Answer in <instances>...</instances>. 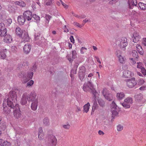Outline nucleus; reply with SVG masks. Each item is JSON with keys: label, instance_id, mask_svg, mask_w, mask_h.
Here are the masks:
<instances>
[{"label": "nucleus", "instance_id": "f257e3e1", "mask_svg": "<svg viewBox=\"0 0 146 146\" xmlns=\"http://www.w3.org/2000/svg\"><path fill=\"white\" fill-rule=\"evenodd\" d=\"M17 97L16 93L15 91H11L9 92V97L7 100H4L3 104V110L4 113L8 114L11 111L10 109L8 108L6 104L11 108L14 109L15 107V105L17 106V105H16Z\"/></svg>", "mask_w": 146, "mask_h": 146}, {"label": "nucleus", "instance_id": "f03ea898", "mask_svg": "<svg viewBox=\"0 0 146 146\" xmlns=\"http://www.w3.org/2000/svg\"><path fill=\"white\" fill-rule=\"evenodd\" d=\"M36 93L34 92H31L30 93V96L29 98V102H31V109L33 110H36L38 106V100L36 98Z\"/></svg>", "mask_w": 146, "mask_h": 146}, {"label": "nucleus", "instance_id": "7ed1b4c3", "mask_svg": "<svg viewBox=\"0 0 146 146\" xmlns=\"http://www.w3.org/2000/svg\"><path fill=\"white\" fill-rule=\"evenodd\" d=\"M134 98L135 102L139 104V106H143L144 104L146 103V100L143 98V95L142 94H135Z\"/></svg>", "mask_w": 146, "mask_h": 146}, {"label": "nucleus", "instance_id": "20e7f679", "mask_svg": "<svg viewBox=\"0 0 146 146\" xmlns=\"http://www.w3.org/2000/svg\"><path fill=\"white\" fill-rule=\"evenodd\" d=\"M133 103V98L130 97H128L125 99L124 102L121 103L122 105L125 108H129L130 107L131 105Z\"/></svg>", "mask_w": 146, "mask_h": 146}, {"label": "nucleus", "instance_id": "39448f33", "mask_svg": "<svg viewBox=\"0 0 146 146\" xmlns=\"http://www.w3.org/2000/svg\"><path fill=\"white\" fill-rule=\"evenodd\" d=\"M117 42L120 48L124 50L125 47L127 45V38L125 37H123L119 39Z\"/></svg>", "mask_w": 146, "mask_h": 146}, {"label": "nucleus", "instance_id": "423d86ee", "mask_svg": "<svg viewBox=\"0 0 146 146\" xmlns=\"http://www.w3.org/2000/svg\"><path fill=\"white\" fill-rule=\"evenodd\" d=\"M127 86L129 88H132L135 86L137 84L134 78H132L130 79L126 80Z\"/></svg>", "mask_w": 146, "mask_h": 146}, {"label": "nucleus", "instance_id": "0eeeda50", "mask_svg": "<svg viewBox=\"0 0 146 146\" xmlns=\"http://www.w3.org/2000/svg\"><path fill=\"white\" fill-rule=\"evenodd\" d=\"M102 94L105 98L107 100L110 101L113 100L112 95L106 88H104L102 91Z\"/></svg>", "mask_w": 146, "mask_h": 146}, {"label": "nucleus", "instance_id": "6e6552de", "mask_svg": "<svg viewBox=\"0 0 146 146\" xmlns=\"http://www.w3.org/2000/svg\"><path fill=\"white\" fill-rule=\"evenodd\" d=\"M93 88V86L92 83L89 81L84 84L83 88V90L86 92L92 90Z\"/></svg>", "mask_w": 146, "mask_h": 146}, {"label": "nucleus", "instance_id": "1a4fd4ad", "mask_svg": "<svg viewBox=\"0 0 146 146\" xmlns=\"http://www.w3.org/2000/svg\"><path fill=\"white\" fill-rule=\"evenodd\" d=\"M30 96V95L28 94L27 93H24L22 95V98L20 102L22 105H25L27 103V100L29 101V98Z\"/></svg>", "mask_w": 146, "mask_h": 146}, {"label": "nucleus", "instance_id": "9d476101", "mask_svg": "<svg viewBox=\"0 0 146 146\" xmlns=\"http://www.w3.org/2000/svg\"><path fill=\"white\" fill-rule=\"evenodd\" d=\"M57 143V140L56 137L53 135H51L49 139L48 146H55Z\"/></svg>", "mask_w": 146, "mask_h": 146}, {"label": "nucleus", "instance_id": "9b49d317", "mask_svg": "<svg viewBox=\"0 0 146 146\" xmlns=\"http://www.w3.org/2000/svg\"><path fill=\"white\" fill-rule=\"evenodd\" d=\"M86 68L84 66H82L79 68V75L80 79L82 81L85 76Z\"/></svg>", "mask_w": 146, "mask_h": 146}, {"label": "nucleus", "instance_id": "f8f14e48", "mask_svg": "<svg viewBox=\"0 0 146 146\" xmlns=\"http://www.w3.org/2000/svg\"><path fill=\"white\" fill-rule=\"evenodd\" d=\"M133 41L135 43L137 42L140 40L141 39V37L139 33L137 32H135L132 36Z\"/></svg>", "mask_w": 146, "mask_h": 146}, {"label": "nucleus", "instance_id": "ddd939ff", "mask_svg": "<svg viewBox=\"0 0 146 146\" xmlns=\"http://www.w3.org/2000/svg\"><path fill=\"white\" fill-rule=\"evenodd\" d=\"M33 73L32 72H28L26 76L24 78L23 80V83H26L30 79H32L33 75Z\"/></svg>", "mask_w": 146, "mask_h": 146}, {"label": "nucleus", "instance_id": "4468645a", "mask_svg": "<svg viewBox=\"0 0 146 146\" xmlns=\"http://www.w3.org/2000/svg\"><path fill=\"white\" fill-rule=\"evenodd\" d=\"M24 17L25 20L30 21L32 18V13L29 11H27L24 12L23 16Z\"/></svg>", "mask_w": 146, "mask_h": 146}, {"label": "nucleus", "instance_id": "2eb2a0df", "mask_svg": "<svg viewBox=\"0 0 146 146\" xmlns=\"http://www.w3.org/2000/svg\"><path fill=\"white\" fill-rule=\"evenodd\" d=\"M17 106H15V108L16 107L15 110L14 111V115L15 117L17 118H19L21 116V111L18 107V105L16 104Z\"/></svg>", "mask_w": 146, "mask_h": 146}, {"label": "nucleus", "instance_id": "dca6fc26", "mask_svg": "<svg viewBox=\"0 0 146 146\" xmlns=\"http://www.w3.org/2000/svg\"><path fill=\"white\" fill-rule=\"evenodd\" d=\"M7 50L3 48H2L0 51V58L2 59H5L6 57V54Z\"/></svg>", "mask_w": 146, "mask_h": 146}, {"label": "nucleus", "instance_id": "f3484780", "mask_svg": "<svg viewBox=\"0 0 146 146\" xmlns=\"http://www.w3.org/2000/svg\"><path fill=\"white\" fill-rule=\"evenodd\" d=\"M118 52H120V51L119 50L117 51L116 54L117 56L118 59V61L120 63L124 64L125 63L126 60V58L121 55L118 54Z\"/></svg>", "mask_w": 146, "mask_h": 146}, {"label": "nucleus", "instance_id": "a211bd4d", "mask_svg": "<svg viewBox=\"0 0 146 146\" xmlns=\"http://www.w3.org/2000/svg\"><path fill=\"white\" fill-rule=\"evenodd\" d=\"M31 48V46L29 44H25L23 47L24 53L26 54L29 53L30 51Z\"/></svg>", "mask_w": 146, "mask_h": 146}, {"label": "nucleus", "instance_id": "6ab92c4d", "mask_svg": "<svg viewBox=\"0 0 146 146\" xmlns=\"http://www.w3.org/2000/svg\"><path fill=\"white\" fill-rule=\"evenodd\" d=\"M26 20L23 15L19 16L18 17V21L19 25H23L25 22Z\"/></svg>", "mask_w": 146, "mask_h": 146}, {"label": "nucleus", "instance_id": "aec40b11", "mask_svg": "<svg viewBox=\"0 0 146 146\" xmlns=\"http://www.w3.org/2000/svg\"><path fill=\"white\" fill-rule=\"evenodd\" d=\"M29 40V37L27 33H24L23 37H22V42H28Z\"/></svg>", "mask_w": 146, "mask_h": 146}, {"label": "nucleus", "instance_id": "412c9836", "mask_svg": "<svg viewBox=\"0 0 146 146\" xmlns=\"http://www.w3.org/2000/svg\"><path fill=\"white\" fill-rule=\"evenodd\" d=\"M4 40V42L7 43L11 42L12 39L11 36L9 35H6L5 36Z\"/></svg>", "mask_w": 146, "mask_h": 146}, {"label": "nucleus", "instance_id": "4be33fe9", "mask_svg": "<svg viewBox=\"0 0 146 146\" xmlns=\"http://www.w3.org/2000/svg\"><path fill=\"white\" fill-rule=\"evenodd\" d=\"M72 58H70L68 55L67 56V57L70 62L73 61V59H75L76 57V53L75 50H73L72 51Z\"/></svg>", "mask_w": 146, "mask_h": 146}, {"label": "nucleus", "instance_id": "5701e85b", "mask_svg": "<svg viewBox=\"0 0 146 146\" xmlns=\"http://www.w3.org/2000/svg\"><path fill=\"white\" fill-rule=\"evenodd\" d=\"M131 73L129 70H125L123 72V76L125 78H129L131 76Z\"/></svg>", "mask_w": 146, "mask_h": 146}, {"label": "nucleus", "instance_id": "b1692460", "mask_svg": "<svg viewBox=\"0 0 146 146\" xmlns=\"http://www.w3.org/2000/svg\"><path fill=\"white\" fill-rule=\"evenodd\" d=\"M125 95L123 92H120L117 93L116 97L117 99L119 100H121L125 97Z\"/></svg>", "mask_w": 146, "mask_h": 146}, {"label": "nucleus", "instance_id": "393cba45", "mask_svg": "<svg viewBox=\"0 0 146 146\" xmlns=\"http://www.w3.org/2000/svg\"><path fill=\"white\" fill-rule=\"evenodd\" d=\"M15 32L16 34L19 36H21L23 33V32L21 28L18 27H17L15 29Z\"/></svg>", "mask_w": 146, "mask_h": 146}, {"label": "nucleus", "instance_id": "a878e982", "mask_svg": "<svg viewBox=\"0 0 146 146\" xmlns=\"http://www.w3.org/2000/svg\"><path fill=\"white\" fill-rule=\"evenodd\" d=\"M14 3L15 5H18L22 7H25L26 5V3L22 1H16Z\"/></svg>", "mask_w": 146, "mask_h": 146}, {"label": "nucleus", "instance_id": "bb28decb", "mask_svg": "<svg viewBox=\"0 0 146 146\" xmlns=\"http://www.w3.org/2000/svg\"><path fill=\"white\" fill-rule=\"evenodd\" d=\"M90 106V104L88 102L84 106V112L87 113L88 111Z\"/></svg>", "mask_w": 146, "mask_h": 146}, {"label": "nucleus", "instance_id": "cd10ccee", "mask_svg": "<svg viewBox=\"0 0 146 146\" xmlns=\"http://www.w3.org/2000/svg\"><path fill=\"white\" fill-rule=\"evenodd\" d=\"M140 9L143 10H146V4L141 2H139V3Z\"/></svg>", "mask_w": 146, "mask_h": 146}, {"label": "nucleus", "instance_id": "c85d7f7f", "mask_svg": "<svg viewBox=\"0 0 146 146\" xmlns=\"http://www.w3.org/2000/svg\"><path fill=\"white\" fill-rule=\"evenodd\" d=\"M18 76L20 78H22V81L23 82L24 78L26 76V74L24 71H22L18 74Z\"/></svg>", "mask_w": 146, "mask_h": 146}, {"label": "nucleus", "instance_id": "c756f323", "mask_svg": "<svg viewBox=\"0 0 146 146\" xmlns=\"http://www.w3.org/2000/svg\"><path fill=\"white\" fill-rule=\"evenodd\" d=\"M132 56L134 57V59L136 60H137L139 56L138 55V53L135 50H133L132 51Z\"/></svg>", "mask_w": 146, "mask_h": 146}, {"label": "nucleus", "instance_id": "7c9ffc66", "mask_svg": "<svg viewBox=\"0 0 146 146\" xmlns=\"http://www.w3.org/2000/svg\"><path fill=\"white\" fill-rule=\"evenodd\" d=\"M5 123L4 121H2L0 123V129L2 131H4L6 128Z\"/></svg>", "mask_w": 146, "mask_h": 146}, {"label": "nucleus", "instance_id": "2f4dec72", "mask_svg": "<svg viewBox=\"0 0 146 146\" xmlns=\"http://www.w3.org/2000/svg\"><path fill=\"white\" fill-rule=\"evenodd\" d=\"M44 125L46 126H48L49 125V119L47 117H45L43 120Z\"/></svg>", "mask_w": 146, "mask_h": 146}, {"label": "nucleus", "instance_id": "473e14b6", "mask_svg": "<svg viewBox=\"0 0 146 146\" xmlns=\"http://www.w3.org/2000/svg\"><path fill=\"white\" fill-rule=\"evenodd\" d=\"M98 101L99 105L100 106L103 107L104 106L105 103L102 99L99 98L98 100Z\"/></svg>", "mask_w": 146, "mask_h": 146}, {"label": "nucleus", "instance_id": "72a5a7b5", "mask_svg": "<svg viewBox=\"0 0 146 146\" xmlns=\"http://www.w3.org/2000/svg\"><path fill=\"white\" fill-rule=\"evenodd\" d=\"M117 107V105L114 101L112 102L111 104V110H116Z\"/></svg>", "mask_w": 146, "mask_h": 146}, {"label": "nucleus", "instance_id": "f704fd0d", "mask_svg": "<svg viewBox=\"0 0 146 146\" xmlns=\"http://www.w3.org/2000/svg\"><path fill=\"white\" fill-rule=\"evenodd\" d=\"M2 145L3 146H11V144L10 142L5 141L2 142Z\"/></svg>", "mask_w": 146, "mask_h": 146}, {"label": "nucleus", "instance_id": "c9c22d12", "mask_svg": "<svg viewBox=\"0 0 146 146\" xmlns=\"http://www.w3.org/2000/svg\"><path fill=\"white\" fill-rule=\"evenodd\" d=\"M0 32H1V34L0 35V36H5L6 35L7 31V29L5 28L4 29L1 31Z\"/></svg>", "mask_w": 146, "mask_h": 146}, {"label": "nucleus", "instance_id": "e433bc0d", "mask_svg": "<svg viewBox=\"0 0 146 146\" xmlns=\"http://www.w3.org/2000/svg\"><path fill=\"white\" fill-rule=\"evenodd\" d=\"M45 18L46 20V23L47 24H48L49 23L50 20L51 18V17L48 15H46Z\"/></svg>", "mask_w": 146, "mask_h": 146}, {"label": "nucleus", "instance_id": "4c0bfd02", "mask_svg": "<svg viewBox=\"0 0 146 146\" xmlns=\"http://www.w3.org/2000/svg\"><path fill=\"white\" fill-rule=\"evenodd\" d=\"M137 68H139L141 70L144 68L143 65L142 63L141 62H137Z\"/></svg>", "mask_w": 146, "mask_h": 146}, {"label": "nucleus", "instance_id": "58836bf2", "mask_svg": "<svg viewBox=\"0 0 146 146\" xmlns=\"http://www.w3.org/2000/svg\"><path fill=\"white\" fill-rule=\"evenodd\" d=\"M8 10L10 13H14L15 11L14 8L11 6H9Z\"/></svg>", "mask_w": 146, "mask_h": 146}, {"label": "nucleus", "instance_id": "ea45409f", "mask_svg": "<svg viewBox=\"0 0 146 146\" xmlns=\"http://www.w3.org/2000/svg\"><path fill=\"white\" fill-rule=\"evenodd\" d=\"M129 2L130 3L129 5L131 4L135 6H136L137 5L136 0H131Z\"/></svg>", "mask_w": 146, "mask_h": 146}, {"label": "nucleus", "instance_id": "a19ab883", "mask_svg": "<svg viewBox=\"0 0 146 146\" xmlns=\"http://www.w3.org/2000/svg\"><path fill=\"white\" fill-rule=\"evenodd\" d=\"M33 84L34 81L33 80H31L27 83L26 86L29 87L30 86H32Z\"/></svg>", "mask_w": 146, "mask_h": 146}, {"label": "nucleus", "instance_id": "79ce46f5", "mask_svg": "<svg viewBox=\"0 0 146 146\" xmlns=\"http://www.w3.org/2000/svg\"><path fill=\"white\" fill-rule=\"evenodd\" d=\"M5 28L4 24L3 23H0V32Z\"/></svg>", "mask_w": 146, "mask_h": 146}, {"label": "nucleus", "instance_id": "37998d69", "mask_svg": "<svg viewBox=\"0 0 146 146\" xmlns=\"http://www.w3.org/2000/svg\"><path fill=\"white\" fill-rule=\"evenodd\" d=\"M95 100V101L94 102V103L93 105L92 106V108H94V109H95L96 110L98 108V104H97V102H96V99Z\"/></svg>", "mask_w": 146, "mask_h": 146}, {"label": "nucleus", "instance_id": "c03bdc74", "mask_svg": "<svg viewBox=\"0 0 146 146\" xmlns=\"http://www.w3.org/2000/svg\"><path fill=\"white\" fill-rule=\"evenodd\" d=\"M32 17L34 18L35 19L36 21H39L40 18L39 16L37 15L36 14H33L32 15Z\"/></svg>", "mask_w": 146, "mask_h": 146}, {"label": "nucleus", "instance_id": "a18cd8bd", "mask_svg": "<svg viewBox=\"0 0 146 146\" xmlns=\"http://www.w3.org/2000/svg\"><path fill=\"white\" fill-rule=\"evenodd\" d=\"M47 5H50L52 3V0H44Z\"/></svg>", "mask_w": 146, "mask_h": 146}, {"label": "nucleus", "instance_id": "49530a36", "mask_svg": "<svg viewBox=\"0 0 146 146\" xmlns=\"http://www.w3.org/2000/svg\"><path fill=\"white\" fill-rule=\"evenodd\" d=\"M87 50V48L84 47H82L80 49V52L82 54H84L86 52L85 50Z\"/></svg>", "mask_w": 146, "mask_h": 146}, {"label": "nucleus", "instance_id": "de8ad7c7", "mask_svg": "<svg viewBox=\"0 0 146 146\" xmlns=\"http://www.w3.org/2000/svg\"><path fill=\"white\" fill-rule=\"evenodd\" d=\"M123 127L120 125H119L117 126V129L118 131H120L123 129Z\"/></svg>", "mask_w": 146, "mask_h": 146}, {"label": "nucleus", "instance_id": "09e8293b", "mask_svg": "<svg viewBox=\"0 0 146 146\" xmlns=\"http://www.w3.org/2000/svg\"><path fill=\"white\" fill-rule=\"evenodd\" d=\"M40 34L39 33H35V40H37L39 38Z\"/></svg>", "mask_w": 146, "mask_h": 146}, {"label": "nucleus", "instance_id": "8fccbe9b", "mask_svg": "<svg viewBox=\"0 0 146 146\" xmlns=\"http://www.w3.org/2000/svg\"><path fill=\"white\" fill-rule=\"evenodd\" d=\"M144 80L143 79H139L138 81V83L139 84L142 85L144 83Z\"/></svg>", "mask_w": 146, "mask_h": 146}, {"label": "nucleus", "instance_id": "3c124183", "mask_svg": "<svg viewBox=\"0 0 146 146\" xmlns=\"http://www.w3.org/2000/svg\"><path fill=\"white\" fill-rule=\"evenodd\" d=\"M141 72L143 75H146V70L144 67L141 69Z\"/></svg>", "mask_w": 146, "mask_h": 146}, {"label": "nucleus", "instance_id": "603ef678", "mask_svg": "<svg viewBox=\"0 0 146 146\" xmlns=\"http://www.w3.org/2000/svg\"><path fill=\"white\" fill-rule=\"evenodd\" d=\"M11 50L14 52H16L17 50V47L15 46H12L11 47Z\"/></svg>", "mask_w": 146, "mask_h": 146}, {"label": "nucleus", "instance_id": "864d4df0", "mask_svg": "<svg viewBox=\"0 0 146 146\" xmlns=\"http://www.w3.org/2000/svg\"><path fill=\"white\" fill-rule=\"evenodd\" d=\"M63 127L65 129H68L70 127V125L69 124L66 125H63Z\"/></svg>", "mask_w": 146, "mask_h": 146}, {"label": "nucleus", "instance_id": "5fc2aeb1", "mask_svg": "<svg viewBox=\"0 0 146 146\" xmlns=\"http://www.w3.org/2000/svg\"><path fill=\"white\" fill-rule=\"evenodd\" d=\"M112 114L113 115H116L118 114L117 112L115 110H111Z\"/></svg>", "mask_w": 146, "mask_h": 146}, {"label": "nucleus", "instance_id": "6e6d98bb", "mask_svg": "<svg viewBox=\"0 0 146 146\" xmlns=\"http://www.w3.org/2000/svg\"><path fill=\"white\" fill-rule=\"evenodd\" d=\"M12 23V21L11 19H9L7 21L6 23H7L8 25H9Z\"/></svg>", "mask_w": 146, "mask_h": 146}, {"label": "nucleus", "instance_id": "4d7b16f0", "mask_svg": "<svg viewBox=\"0 0 146 146\" xmlns=\"http://www.w3.org/2000/svg\"><path fill=\"white\" fill-rule=\"evenodd\" d=\"M44 134L42 127H40L38 129V134Z\"/></svg>", "mask_w": 146, "mask_h": 146}, {"label": "nucleus", "instance_id": "13d9d810", "mask_svg": "<svg viewBox=\"0 0 146 146\" xmlns=\"http://www.w3.org/2000/svg\"><path fill=\"white\" fill-rule=\"evenodd\" d=\"M138 52L141 55H142L143 54L144 52L142 48H141L140 49L137 50Z\"/></svg>", "mask_w": 146, "mask_h": 146}, {"label": "nucleus", "instance_id": "bf43d9fd", "mask_svg": "<svg viewBox=\"0 0 146 146\" xmlns=\"http://www.w3.org/2000/svg\"><path fill=\"white\" fill-rule=\"evenodd\" d=\"M70 39L71 42L73 43H74V40L73 36L71 35L70 37Z\"/></svg>", "mask_w": 146, "mask_h": 146}, {"label": "nucleus", "instance_id": "052dcab7", "mask_svg": "<svg viewBox=\"0 0 146 146\" xmlns=\"http://www.w3.org/2000/svg\"><path fill=\"white\" fill-rule=\"evenodd\" d=\"M129 59L131 60V63L132 64L134 65L136 63V62L135 61H134L133 59L132 58H130Z\"/></svg>", "mask_w": 146, "mask_h": 146}, {"label": "nucleus", "instance_id": "680f3d73", "mask_svg": "<svg viewBox=\"0 0 146 146\" xmlns=\"http://www.w3.org/2000/svg\"><path fill=\"white\" fill-rule=\"evenodd\" d=\"M60 2L62 5L66 9H67L68 7V6L66 4L63 3L61 0L60 1Z\"/></svg>", "mask_w": 146, "mask_h": 146}, {"label": "nucleus", "instance_id": "e2e57ef3", "mask_svg": "<svg viewBox=\"0 0 146 146\" xmlns=\"http://www.w3.org/2000/svg\"><path fill=\"white\" fill-rule=\"evenodd\" d=\"M91 90V91H92V93L94 96V97L95 98V100L96 98L95 95H96V90H94V89L93 88L92 90Z\"/></svg>", "mask_w": 146, "mask_h": 146}, {"label": "nucleus", "instance_id": "0e129e2a", "mask_svg": "<svg viewBox=\"0 0 146 146\" xmlns=\"http://www.w3.org/2000/svg\"><path fill=\"white\" fill-rule=\"evenodd\" d=\"M44 135V134H38V137L40 139H43V137Z\"/></svg>", "mask_w": 146, "mask_h": 146}, {"label": "nucleus", "instance_id": "69168bd1", "mask_svg": "<svg viewBox=\"0 0 146 146\" xmlns=\"http://www.w3.org/2000/svg\"><path fill=\"white\" fill-rule=\"evenodd\" d=\"M116 2V0H112L109 2V4L110 5H112L114 4Z\"/></svg>", "mask_w": 146, "mask_h": 146}, {"label": "nucleus", "instance_id": "338daca9", "mask_svg": "<svg viewBox=\"0 0 146 146\" xmlns=\"http://www.w3.org/2000/svg\"><path fill=\"white\" fill-rule=\"evenodd\" d=\"M143 41L142 42V43L145 46H146V38H143Z\"/></svg>", "mask_w": 146, "mask_h": 146}, {"label": "nucleus", "instance_id": "774afa93", "mask_svg": "<svg viewBox=\"0 0 146 146\" xmlns=\"http://www.w3.org/2000/svg\"><path fill=\"white\" fill-rule=\"evenodd\" d=\"M64 31L65 32L67 33L69 31L68 29L66 28V25H65L64 26Z\"/></svg>", "mask_w": 146, "mask_h": 146}]
</instances>
